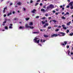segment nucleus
Segmentation results:
<instances>
[{
  "mask_svg": "<svg viewBox=\"0 0 73 73\" xmlns=\"http://www.w3.org/2000/svg\"><path fill=\"white\" fill-rule=\"evenodd\" d=\"M26 10V9H25V8H23V10L24 11H25Z\"/></svg>",
  "mask_w": 73,
  "mask_h": 73,
  "instance_id": "55",
  "label": "nucleus"
},
{
  "mask_svg": "<svg viewBox=\"0 0 73 73\" xmlns=\"http://www.w3.org/2000/svg\"><path fill=\"white\" fill-rule=\"evenodd\" d=\"M73 1H72L69 3V5L70 7H72V6H73Z\"/></svg>",
  "mask_w": 73,
  "mask_h": 73,
  "instance_id": "4",
  "label": "nucleus"
},
{
  "mask_svg": "<svg viewBox=\"0 0 73 73\" xmlns=\"http://www.w3.org/2000/svg\"><path fill=\"white\" fill-rule=\"evenodd\" d=\"M41 0H38L37 1V2H40V1Z\"/></svg>",
  "mask_w": 73,
  "mask_h": 73,
  "instance_id": "50",
  "label": "nucleus"
},
{
  "mask_svg": "<svg viewBox=\"0 0 73 73\" xmlns=\"http://www.w3.org/2000/svg\"><path fill=\"white\" fill-rule=\"evenodd\" d=\"M46 7V6L45 5L44 6H43V8H45Z\"/></svg>",
  "mask_w": 73,
  "mask_h": 73,
  "instance_id": "48",
  "label": "nucleus"
},
{
  "mask_svg": "<svg viewBox=\"0 0 73 73\" xmlns=\"http://www.w3.org/2000/svg\"><path fill=\"white\" fill-rule=\"evenodd\" d=\"M48 19H49V20H50V19H52V17H49L48 18Z\"/></svg>",
  "mask_w": 73,
  "mask_h": 73,
  "instance_id": "58",
  "label": "nucleus"
},
{
  "mask_svg": "<svg viewBox=\"0 0 73 73\" xmlns=\"http://www.w3.org/2000/svg\"><path fill=\"white\" fill-rule=\"evenodd\" d=\"M53 13H56V11L55 10H53L52 11Z\"/></svg>",
  "mask_w": 73,
  "mask_h": 73,
  "instance_id": "38",
  "label": "nucleus"
},
{
  "mask_svg": "<svg viewBox=\"0 0 73 73\" xmlns=\"http://www.w3.org/2000/svg\"><path fill=\"white\" fill-rule=\"evenodd\" d=\"M67 48H69V46H66Z\"/></svg>",
  "mask_w": 73,
  "mask_h": 73,
  "instance_id": "45",
  "label": "nucleus"
},
{
  "mask_svg": "<svg viewBox=\"0 0 73 73\" xmlns=\"http://www.w3.org/2000/svg\"><path fill=\"white\" fill-rule=\"evenodd\" d=\"M40 31H41L42 32H43V30L42 29H41L40 30Z\"/></svg>",
  "mask_w": 73,
  "mask_h": 73,
  "instance_id": "53",
  "label": "nucleus"
},
{
  "mask_svg": "<svg viewBox=\"0 0 73 73\" xmlns=\"http://www.w3.org/2000/svg\"><path fill=\"white\" fill-rule=\"evenodd\" d=\"M64 9H65V8H64V7H62V10H64Z\"/></svg>",
  "mask_w": 73,
  "mask_h": 73,
  "instance_id": "60",
  "label": "nucleus"
},
{
  "mask_svg": "<svg viewBox=\"0 0 73 73\" xmlns=\"http://www.w3.org/2000/svg\"><path fill=\"white\" fill-rule=\"evenodd\" d=\"M49 6L50 7V8H51V9H53V8H54V7L53 5L52 4H50Z\"/></svg>",
  "mask_w": 73,
  "mask_h": 73,
  "instance_id": "3",
  "label": "nucleus"
},
{
  "mask_svg": "<svg viewBox=\"0 0 73 73\" xmlns=\"http://www.w3.org/2000/svg\"><path fill=\"white\" fill-rule=\"evenodd\" d=\"M58 13H55V15H58Z\"/></svg>",
  "mask_w": 73,
  "mask_h": 73,
  "instance_id": "57",
  "label": "nucleus"
},
{
  "mask_svg": "<svg viewBox=\"0 0 73 73\" xmlns=\"http://www.w3.org/2000/svg\"><path fill=\"white\" fill-rule=\"evenodd\" d=\"M71 55H73V52L71 53Z\"/></svg>",
  "mask_w": 73,
  "mask_h": 73,
  "instance_id": "61",
  "label": "nucleus"
},
{
  "mask_svg": "<svg viewBox=\"0 0 73 73\" xmlns=\"http://www.w3.org/2000/svg\"><path fill=\"white\" fill-rule=\"evenodd\" d=\"M62 19H63V20H65L66 19L65 17L64 16L62 17Z\"/></svg>",
  "mask_w": 73,
  "mask_h": 73,
  "instance_id": "18",
  "label": "nucleus"
},
{
  "mask_svg": "<svg viewBox=\"0 0 73 73\" xmlns=\"http://www.w3.org/2000/svg\"><path fill=\"white\" fill-rule=\"evenodd\" d=\"M52 21H53L54 23H56L57 22V21L55 20H52Z\"/></svg>",
  "mask_w": 73,
  "mask_h": 73,
  "instance_id": "15",
  "label": "nucleus"
},
{
  "mask_svg": "<svg viewBox=\"0 0 73 73\" xmlns=\"http://www.w3.org/2000/svg\"><path fill=\"white\" fill-rule=\"evenodd\" d=\"M7 7L4 8V10H5V9H7Z\"/></svg>",
  "mask_w": 73,
  "mask_h": 73,
  "instance_id": "40",
  "label": "nucleus"
},
{
  "mask_svg": "<svg viewBox=\"0 0 73 73\" xmlns=\"http://www.w3.org/2000/svg\"><path fill=\"white\" fill-rule=\"evenodd\" d=\"M73 35V33H72L70 34V36H72Z\"/></svg>",
  "mask_w": 73,
  "mask_h": 73,
  "instance_id": "23",
  "label": "nucleus"
},
{
  "mask_svg": "<svg viewBox=\"0 0 73 73\" xmlns=\"http://www.w3.org/2000/svg\"><path fill=\"white\" fill-rule=\"evenodd\" d=\"M3 13H4L5 12V10H3Z\"/></svg>",
  "mask_w": 73,
  "mask_h": 73,
  "instance_id": "41",
  "label": "nucleus"
},
{
  "mask_svg": "<svg viewBox=\"0 0 73 73\" xmlns=\"http://www.w3.org/2000/svg\"><path fill=\"white\" fill-rule=\"evenodd\" d=\"M24 28V27H22V26H20L19 27V29H23Z\"/></svg>",
  "mask_w": 73,
  "mask_h": 73,
  "instance_id": "14",
  "label": "nucleus"
},
{
  "mask_svg": "<svg viewBox=\"0 0 73 73\" xmlns=\"http://www.w3.org/2000/svg\"><path fill=\"white\" fill-rule=\"evenodd\" d=\"M61 45H62L63 46H64L65 45V44H64V43H62L61 44Z\"/></svg>",
  "mask_w": 73,
  "mask_h": 73,
  "instance_id": "22",
  "label": "nucleus"
},
{
  "mask_svg": "<svg viewBox=\"0 0 73 73\" xmlns=\"http://www.w3.org/2000/svg\"><path fill=\"white\" fill-rule=\"evenodd\" d=\"M25 27L26 28H29V26H28V24H26L25 25Z\"/></svg>",
  "mask_w": 73,
  "mask_h": 73,
  "instance_id": "12",
  "label": "nucleus"
},
{
  "mask_svg": "<svg viewBox=\"0 0 73 73\" xmlns=\"http://www.w3.org/2000/svg\"><path fill=\"white\" fill-rule=\"evenodd\" d=\"M59 31V29H57L55 30V31L56 32H57Z\"/></svg>",
  "mask_w": 73,
  "mask_h": 73,
  "instance_id": "34",
  "label": "nucleus"
},
{
  "mask_svg": "<svg viewBox=\"0 0 73 73\" xmlns=\"http://www.w3.org/2000/svg\"><path fill=\"white\" fill-rule=\"evenodd\" d=\"M7 23V21H5L3 22V24H5Z\"/></svg>",
  "mask_w": 73,
  "mask_h": 73,
  "instance_id": "28",
  "label": "nucleus"
},
{
  "mask_svg": "<svg viewBox=\"0 0 73 73\" xmlns=\"http://www.w3.org/2000/svg\"><path fill=\"white\" fill-rule=\"evenodd\" d=\"M60 34H61V35H62V36H64L65 35V34L64 33L62 32H60L59 33Z\"/></svg>",
  "mask_w": 73,
  "mask_h": 73,
  "instance_id": "7",
  "label": "nucleus"
},
{
  "mask_svg": "<svg viewBox=\"0 0 73 73\" xmlns=\"http://www.w3.org/2000/svg\"><path fill=\"white\" fill-rule=\"evenodd\" d=\"M37 39H38V38L35 37V39L33 40V41H35L34 42L37 43V44H38L40 42V40H37Z\"/></svg>",
  "mask_w": 73,
  "mask_h": 73,
  "instance_id": "1",
  "label": "nucleus"
},
{
  "mask_svg": "<svg viewBox=\"0 0 73 73\" xmlns=\"http://www.w3.org/2000/svg\"><path fill=\"white\" fill-rule=\"evenodd\" d=\"M44 37H45L46 38L47 37H48V36L47 35H44Z\"/></svg>",
  "mask_w": 73,
  "mask_h": 73,
  "instance_id": "16",
  "label": "nucleus"
},
{
  "mask_svg": "<svg viewBox=\"0 0 73 73\" xmlns=\"http://www.w3.org/2000/svg\"><path fill=\"white\" fill-rule=\"evenodd\" d=\"M64 44H65V45H66L67 44V42L66 41H64Z\"/></svg>",
  "mask_w": 73,
  "mask_h": 73,
  "instance_id": "25",
  "label": "nucleus"
},
{
  "mask_svg": "<svg viewBox=\"0 0 73 73\" xmlns=\"http://www.w3.org/2000/svg\"><path fill=\"white\" fill-rule=\"evenodd\" d=\"M42 24H45V22H43V21H42Z\"/></svg>",
  "mask_w": 73,
  "mask_h": 73,
  "instance_id": "29",
  "label": "nucleus"
},
{
  "mask_svg": "<svg viewBox=\"0 0 73 73\" xmlns=\"http://www.w3.org/2000/svg\"><path fill=\"white\" fill-rule=\"evenodd\" d=\"M29 25H33V23L32 22H30V23H29Z\"/></svg>",
  "mask_w": 73,
  "mask_h": 73,
  "instance_id": "17",
  "label": "nucleus"
},
{
  "mask_svg": "<svg viewBox=\"0 0 73 73\" xmlns=\"http://www.w3.org/2000/svg\"><path fill=\"white\" fill-rule=\"evenodd\" d=\"M10 26H13V24H11L10 25Z\"/></svg>",
  "mask_w": 73,
  "mask_h": 73,
  "instance_id": "47",
  "label": "nucleus"
},
{
  "mask_svg": "<svg viewBox=\"0 0 73 73\" xmlns=\"http://www.w3.org/2000/svg\"><path fill=\"white\" fill-rule=\"evenodd\" d=\"M12 4H13L12 3H10V5H12Z\"/></svg>",
  "mask_w": 73,
  "mask_h": 73,
  "instance_id": "49",
  "label": "nucleus"
},
{
  "mask_svg": "<svg viewBox=\"0 0 73 73\" xmlns=\"http://www.w3.org/2000/svg\"><path fill=\"white\" fill-rule=\"evenodd\" d=\"M64 13H65L64 12H62V15H64Z\"/></svg>",
  "mask_w": 73,
  "mask_h": 73,
  "instance_id": "62",
  "label": "nucleus"
},
{
  "mask_svg": "<svg viewBox=\"0 0 73 73\" xmlns=\"http://www.w3.org/2000/svg\"><path fill=\"white\" fill-rule=\"evenodd\" d=\"M25 19H26V21H28V20H29V18H26Z\"/></svg>",
  "mask_w": 73,
  "mask_h": 73,
  "instance_id": "19",
  "label": "nucleus"
},
{
  "mask_svg": "<svg viewBox=\"0 0 73 73\" xmlns=\"http://www.w3.org/2000/svg\"><path fill=\"white\" fill-rule=\"evenodd\" d=\"M45 40H43V42H45Z\"/></svg>",
  "mask_w": 73,
  "mask_h": 73,
  "instance_id": "54",
  "label": "nucleus"
},
{
  "mask_svg": "<svg viewBox=\"0 0 73 73\" xmlns=\"http://www.w3.org/2000/svg\"><path fill=\"white\" fill-rule=\"evenodd\" d=\"M53 20H50V23H52V21Z\"/></svg>",
  "mask_w": 73,
  "mask_h": 73,
  "instance_id": "63",
  "label": "nucleus"
},
{
  "mask_svg": "<svg viewBox=\"0 0 73 73\" xmlns=\"http://www.w3.org/2000/svg\"><path fill=\"white\" fill-rule=\"evenodd\" d=\"M34 33H38L37 32H34Z\"/></svg>",
  "mask_w": 73,
  "mask_h": 73,
  "instance_id": "46",
  "label": "nucleus"
},
{
  "mask_svg": "<svg viewBox=\"0 0 73 73\" xmlns=\"http://www.w3.org/2000/svg\"><path fill=\"white\" fill-rule=\"evenodd\" d=\"M49 8H50V7L49 6L47 7V8L46 9V11H47V12H48V9H49Z\"/></svg>",
  "mask_w": 73,
  "mask_h": 73,
  "instance_id": "13",
  "label": "nucleus"
},
{
  "mask_svg": "<svg viewBox=\"0 0 73 73\" xmlns=\"http://www.w3.org/2000/svg\"><path fill=\"white\" fill-rule=\"evenodd\" d=\"M17 5H21V3L20 2H19L17 3Z\"/></svg>",
  "mask_w": 73,
  "mask_h": 73,
  "instance_id": "21",
  "label": "nucleus"
},
{
  "mask_svg": "<svg viewBox=\"0 0 73 73\" xmlns=\"http://www.w3.org/2000/svg\"><path fill=\"white\" fill-rule=\"evenodd\" d=\"M70 7V6L69 5H67L66 7V8H69Z\"/></svg>",
  "mask_w": 73,
  "mask_h": 73,
  "instance_id": "31",
  "label": "nucleus"
},
{
  "mask_svg": "<svg viewBox=\"0 0 73 73\" xmlns=\"http://www.w3.org/2000/svg\"><path fill=\"white\" fill-rule=\"evenodd\" d=\"M70 24H71V21H70L67 23V25L69 26L70 25Z\"/></svg>",
  "mask_w": 73,
  "mask_h": 73,
  "instance_id": "11",
  "label": "nucleus"
},
{
  "mask_svg": "<svg viewBox=\"0 0 73 73\" xmlns=\"http://www.w3.org/2000/svg\"><path fill=\"white\" fill-rule=\"evenodd\" d=\"M5 29H8V27H5Z\"/></svg>",
  "mask_w": 73,
  "mask_h": 73,
  "instance_id": "32",
  "label": "nucleus"
},
{
  "mask_svg": "<svg viewBox=\"0 0 73 73\" xmlns=\"http://www.w3.org/2000/svg\"><path fill=\"white\" fill-rule=\"evenodd\" d=\"M70 9H73V6H70Z\"/></svg>",
  "mask_w": 73,
  "mask_h": 73,
  "instance_id": "24",
  "label": "nucleus"
},
{
  "mask_svg": "<svg viewBox=\"0 0 73 73\" xmlns=\"http://www.w3.org/2000/svg\"><path fill=\"white\" fill-rule=\"evenodd\" d=\"M49 25V23H46L45 24V25L43 26L44 28H46V26H48Z\"/></svg>",
  "mask_w": 73,
  "mask_h": 73,
  "instance_id": "5",
  "label": "nucleus"
},
{
  "mask_svg": "<svg viewBox=\"0 0 73 73\" xmlns=\"http://www.w3.org/2000/svg\"><path fill=\"white\" fill-rule=\"evenodd\" d=\"M41 12H45V9H41Z\"/></svg>",
  "mask_w": 73,
  "mask_h": 73,
  "instance_id": "10",
  "label": "nucleus"
},
{
  "mask_svg": "<svg viewBox=\"0 0 73 73\" xmlns=\"http://www.w3.org/2000/svg\"><path fill=\"white\" fill-rule=\"evenodd\" d=\"M62 27H63V28L64 29H65V30H66V27H65V25H63L62 26Z\"/></svg>",
  "mask_w": 73,
  "mask_h": 73,
  "instance_id": "6",
  "label": "nucleus"
},
{
  "mask_svg": "<svg viewBox=\"0 0 73 73\" xmlns=\"http://www.w3.org/2000/svg\"><path fill=\"white\" fill-rule=\"evenodd\" d=\"M9 29H12L13 27H11V26H9Z\"/></svg>",
  "mask_w": 73,
  "mask_h": 73,
  "instance_id": "36",
  "label": "nucleus"
},
{
  "mask_svg": "<svg viewBox=\"0 0 73 73\" xmlns=\"http://www.w3.org/2000/svg\"><path fill=\"white\" fill-rule=\"evenodd\" d=\"M36 19H37V18H39V16H36Z\"/></svg>",
  "mask_w": 73,
  "mask_h": 73,
  "instance_id": "43",
  "label": "nucleus"
},
{
  "mask_svg": "<svg viewBox=\"0 0 73 73\" xmlns=\"http://www.w3.org/2000/svg\"><path fill=\"white\" fill-rule=\"evenodd\" d=\"M38 45H40V46H42V45H41V44H38Z\"/></svg>",
  "mask_w": 73,
  "mask_h": 73,
  "instance_id": "64",
  "label": "nucleus"
},
{
  "mask_svg": "<svg viewBox=\"0 0 73 73\" xmlns=\"http://www.w3.org/2000/svg\"><path fill=\"white\" fill-rule=\"evenodd\" d=\"M59 10L58 9H56V11H58Z\"/></svg>",
  "mask_w": 73,
  "mask_h": 73,
  "instance_id": "59",
  "label": "nucleus"
},
{
  "mask_svg": "<svg viewBox=\"0 0 73 73\" xmlns=\"http://www.w3.org/2000/svg\"><path fill=\"white\" fill-rule=\"evenodd\" d=\"M40 6H42V3H40Z\"/></svg>",
  "mask_w": 73,
  "mask_h": 73,
  "instance_id": "39",
  "label": "nucleus"
},
{
  "mask_svg": "<svg viewBox=\"0 0 73 73\" xmlns=\"http://www.w3.org/2000/svg\"><path fill=\"white\" fill-rule=\"evenodd\" d=\"M46 19V18H45V17H43L42 18V19L43 20H44V19Z\"/></svg>",
  "mask_w": 73,
  "mask_h": 73,
  "instance_id": "35",
  "label": "nucleus"
},
{
  "mask_svg": "<svg viewBox=\"0 0 73 73\" xmlns=\"http://www.w3.org/2000/svg\"><path fill=\"white\" fill-rule=\"evenodd\" d=\"M51 37H57L58 36V35L56 34H54L52 35H51Z\"/></svg>",
  "mask_w": 73,
  "mask_h": 73,
  "instance_id": "2",
  "label": "nucleus"
},
{
  "mask_svg": "<svg viewBox=\"0 0 73 73\" xmlns=\"http://www.w3.org/2000/svg\"><path fill=\"white\" fill-rule=\"evenodd\" d=\"M38 4H39V3H36L35 4V6H37V5Z\"/></svg>",
  "mask_w": 73,
  "mask_h": 73,
  "instance_id": "27",
  "label": "nucleus"
},
{
  "mask_svg": "<svg viewBox=\"0 0 73 73\" xmlns=\"http://www.w3.org/2000/svg\"><path fill=\"white\" fill-rule=\"evenodd\" d=\"M36 11V9H33V10L32 11V13H35Z\"/></svg>",
  "mask_w": 73,
  "mask_h": 73,
  "instance_id": "8",
  "label": "nucleus"
},
{
  "mask_svg": "<svg viewBox=\"0 0 73 73\" xmlns=\"http://www.w3.org/2000/svg\"><path fill=\"white\" fill-rule=\"evenodd\" d=\"M66 15H69V13L68 12H66Z\"/></svg>",
  "mask_w": 73,
  "mask_h": 73,
  "instance_id": "37",
  "label": "nucleus"
},
{
  "mask_svg": "<svg viewBox=\"0 0 73 73\" xmlns=\"http://www.w3.org/2000/svg\"><path fill=\"white\" fill-rule=\"evenodd\" d=\"M13 14H15V11H13Z\"/></svg>",
  "mask_w": 73,
  "mask_h": 73,
  "instance_id": "56",
  "label": "nucleus"
},
{
  "mask_svg": "<svg viewBox=\"0 0 73 73\" xmlns=\"http://www.w3.org/2000/svg\"><path fill=\"white\" fill-rule=\"evenodd\" d=\"M29 28H30V29H33L34 28V27H31V26H29Z\"/></svg>",
  "mask_w": 73,
  "mask_h": 73,
  "instance_id": "20",
  "label": "nucleus"
},
{
  "mask_svg": "<svg viewBox=\"0 0 73 73\" xmlns=\"http://www.w3.org/2000/svg\"><path fill=\"white\" fill-rule=\"evenodd\" d=\"M69 30H67L66 31V33H69Z\"/></svg>",
  "mask_w": 73,
  "mask_h": 73,
  "instance_id": "30",
  "label": "nucleus"
},
{
  "mask_svg": "<svg viewBox=\"0 0 73 73\" xmlns=\"http://www.w3.org/2000/svg\"><path fill=\"white\" fill-rule=\"evenodd\" d=\"M7 16V15H5H5H3V16L4 17H6V16Z\"/></svg>",
  "mask_w": 73,
  "mask_h": 73,
  "instance_id": "44",
  "label": "nucleus"
},
{
  "mask_svg": "<svg viewBox=\"0 0 73 73\" xmlns=\"http://www.w3.org/2000/svg\"><path fill=\"white\" fill-rule=\"evenodd\" d=\"M52 27H48V29H51Z\"/></svg>",
  "mask_w": 73,
  "mask_h": 73,
  "instance_id": "26",
  "label": "nucleus"
},
{
  "mask_svg": "<svg viewBox=\"0 0 73 73\" xmlns=\"http://www.w3.org/2000/svg\"><path fill=\"white\" fill-rule=\"evenodd\" d=\"M12 15V13H8L7 14V16H9L10 15Z\"/></svg>",
  "mask_w": 73,
  "mask_h": 73,
  "instance_id": "9",
  "label": "nucleus"
},
{
  "mask_svg": "<svg viewBox=\"0 0 73 73\" xmlns=\"http://www.w3.org/2000/svg\"><path fill=\"white\" fill-rule=\"evenodd\" d=\"M33 3V1L32 0H31L30 1V3Z\"/></svg>",
  "mask_w": 73,
  "mask_h": 73,
  "instance_id": "42",
  "label": "nucleus"
},
{
  "mask_svg": "<svg viewBox=\"0 0 73 73\" xmlns=\"http://www.w3.org/2000/svg\"><path fill=\"white\" fill-rule=\"evenodd\" d=\"M62 7H63V6H62V5H61L60 6V8H62Z\"/></svg>",
  "mask_w": 73,
  "mask_h": 73,
  "instance_id": "52",
  "label": "nucleus"
},
{
  "mask_svg": "<svg viewBox=\"0 0 73 73\" xmlns=\"http://www.w3.org/2000/svg\"><path fill=\"white\" fill-rule=\"evenodd\" d=\"M45 16H48V14H46L45 15Z\"/></svg>",
  "mask_w": 73,
  "mask_h": 73,
  "instance_id": "51",
  "label": "nucleus"
},
{
  "mask_svg": "<svg viewBox=\"0 0 73 73\" xmlns=\"http://www.w3.org/2000/svg\"><path fill=\"white\" fill-rule=\"evenodd\" d=\"M70 52L69 51L68 52V56H69V54H70Z\"/></svg>",
  "mask_w": 73,
  "mask_h": 73,
  "instance_id": "33",
  "label": "nucleus"
}]
</instances>
